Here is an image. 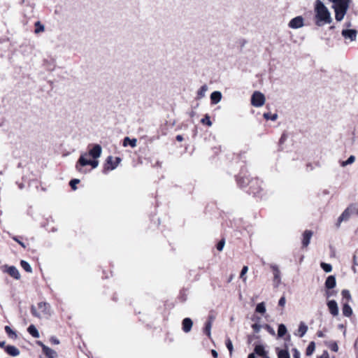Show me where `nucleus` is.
Returning <instances> with one entry per match:
<instances>
[{"label":"nucleus","instance_id":"obj_24","mask_svg":"<svg viewBox=\"0 0 358 358\" xmlns=\"http://www.w3.org/2000/svg\"><path fill=\"white\" fill-rule=\"evenodd\" d=\"M27 331L35 338H37L40 336L38 331L34 324H31L28 327Z\"/></svg>","mask_w":358,"mask_h":358},{"label":"nucleus","instance_id":"obj_16","mask_svg":"<svg viewBox=\"0 0 358 358\" xmlns=\"http://www.w3.org/2000/svg\"><path fill=\"white\" fill-rule=\"evenodd\" d=\"M325 287L328 289H333L336 287V280L334 275H329L327 277L325 281Z\"/></svg>","mask_w":358,"mask_h":358},{"label":"nucleus","instance_id":"obj_10","mask_svg":"<svg viewBox=\"0 0 358 358\" xmlns=\"http://www.w3.org/2000/svg\"><path fill=\"white\" fill-rule=\"evenodd\" d=\"M327 305L328 309L329 310V313L334 317L338 315V313H339L338 306L335 300L328 301Z\"/></svg>","mask_w":358,"mask_h":358},{"label":"nucleus","instance_id":"obj_27","mask_svg":"<svg viewBox=\"0 0 358 358\" xmlns=\"http://www.w3.org/2000/svg\"><path fill=\"white\" fill-rule=\"evenodd\" d=\"M4 329H5L6 333L8 334V336L10 338H11L13 339H15L17 338V334L9 326H6Z\"/></svg>","mask_w":358,"mask_h":358},{"label":"nucleus","instance_id":"obj_22","mask_svg":"<svg viewBox=\"0 0 358 358\" xmlns=\"http://www.w3.org/2000/svg\"><path fill=\"white\" fill-rule=\"evenodd\" d=\"M137 140L136 138H129V137H125L123 140V146L126 147L129 145L131 148H135L136 146Z\"/></svg>","mask_w":358,"mask_h":358},{"label":"nucleus","instance_id":"obj_8","mask_svg":"<svg viewBox=\"0 0 358 358\" xmlns=\"http://www.w3.org/2000/svg\"><path fill=\"white\" fill-rule=\"evenodd\" d=\"M271 268L273 271V282L275 287H278V285L281 282V278H280V271L278 268V266L275 264H271Z\"/></svg>","mask_w":358,"mask_h":358},{"label":"nucleus","instance_id":"obj_49","mask_svg":"<svg viewBox=\"0 0 358 358\" xmlns=\"http://www.w3.org/2000/svg\"><path fill=\"white\" fill-rule=\"evenodd\" d=\"M50 341L52 344H55V345H57L59 343V340L55 337H51Z\"/></svg>","mask_w":358,"mask_h":358},{"label":"nucleus","instance_id":"obj_46","mask_svg":"<svg viewBox=\"0 0 358 358\" xmlns=\"http://www.w3.org/2000/svg\"><path fill=\"white\" fill-rule=\"evenodd\" d=\"M265 329L267 330V331L274 336L275 334V330L273 329V328H272L270 325L268 324H266L265 325Z\"/></svg>","mask_w":358,"mask_h":358},{"label":"nucleus","instance_id":"obj_15","mask_svg":"<svg viewBox=\"0 0 358 358\" xmlns=\"http://www.w3.org/2000/svg\"><path fill=\"white\" fill-rule=\"evenodd\" d=\"M182 325L183 331L188 333L192 329L193 322L190 318L186 317L182 320Z\"/></svg>","mask_w":358,"mask_h":358},{"label":"nucleus","instance_id":"obj_31","mask_svg":"<svg viewBox=\"0 0 358 358\" xmlns=\"http://www.w3.org/2000/svg\"><path fill=\"white\" fill-rule=\"evenodd\" d=\"M35 33L36 34H38V33H41V32H43L44 30H45V27L43 24H42L41 23V22L39 21H37L35 22Z\"/></svg>","mask_w":358,"mask_h":358},{"label":"nucleus","instance_id":"obj_5","mask_svg":"<svg viewBox=\"0 0 358 358\" xmlns=\"http://www.w3.org/2000/svg\"><path fill=\"white\" fill-rule=\"evenodd\" d=\"M265 103V96L260 92H255L251 97V103L255 107H261Z\"/></svg>","mask_w":358,"mask_h":358},{"label":"nucleus","instance_id":"obj_37","mask_svg":"<svg viewBox=\"0 0 358 358\" xmlns=\"http://www.w3.org/2000/svg\"><path fill=\"white\" fill-rule=\"evenodd\" d=\"M225 344H226L227 349L229 351L230 355H231L233 353V351H234V347H233L232 341H231V339L229 338H227L226 339Z\"/></svg>","mask_w":358,"mask_h":358},{"label":"nucleus","instance_id":"obj_60","mask_svg":"<svg viewBox=\"0 0 358 358\" xmlns=\"http://www.w3.org/2000/svg\"><path fill=\"white\" fill-rule=\"evenodd\" d=\"M331 296V293L330 292H327V297H329Z\"/></svg>","mask_w":358,"mask_h":358},{"label":"nucleus","instance_id":"obj_33","mask_svg":"<svg viewBox=\"0 0 358 358\" xmlns=\"http://www.w3.org/2000/svg\"><path fill=\"white\" fill-rule=\"evenodd\" d=\"M263 116L266 120H271L272 121H275L278 118L277 113L271 114L269 113H264Z\"/></svg>","mask_w":358,"mask_h":358},{"label":"nucleus","instance_id":"obj_38","mask_svg":"<svg viewBox=\"0 0 358 358\" xmlns=\"http://www.w3.org/2000/svg\"><path fill=\"white\" fill-rule=\"evenodd\" d=\"M278 358H290L289 353L287 350H281L278 353Z\"/></svg>","mask_w":358,"mask_h":358},{"label":"nucleus","instance_id":"obj_2","mask_svg":"<svg viewBox=\"0 0 358 358\" xmlns=\"http://www.w3.org/2000/svg\"><path fill=\"white\" fill-rule=\"evenodd\" d=\"M333 3L332 8L335 12V18L338 22L343 20L349 8L350 0H329Z\"/></svg>","mask_w":358,"mask_h":358},{"label":"nucleus","instance_id":"obj_1","mask_svg":"<svg viewBox=\"0 0 358 358\" xmlns=\"http://www.w3.org/2000/svg\"><path fill=\"white\" fill-rule=\"evenodd\" d=\"M315 24L318 27H322L326 24H330L332 22L331 13L328 8L320 0L315 1Z\"/></svg>","mask_w":358,"mask_h":358},{"label":"nucleus","instance_id":"obj_36","mask_svg":"<svg viewBox=\"0 0 358 358\" xmlns=\"http://www.w3.org/2000/svg\"><path fill=\"white\" fill-rule=\"evenodd\" d=\"M320 266L326 273H329L332 271V266L330 264L322 262Z\"/></svg>","mask_w":358,"mask_h":358},{"label":"nucleus","instance_id":"obj_52","mask_svg":"<svg viewBox=\"0 0 358 358\" xmlns=\"http://www.w3.org/2000/svg\"><path fill=\"white\" fill-rule=\"evenodd\" d=\"M211 354H212V355H213V357L214 358H217V356H218V353H217V352L215 350H211Z\"/></svg>","mask_w":358,"mask_h":358},{"label":"nucleus","instance_id":"obj_29","mask_svg":"<svg viewBox=\"0 0 358 358\" xmlns=\"http://www.w3.org/2000/svg\"><path fill=\"white\" fill-rule=\"evenodd\" d=\"M20 265H21L22 268L27 272H28V273L32 272L31 266L27 262H26L24 260H22L20 262Z\"/></svg>","mask_w":358,"mask_h":358},{"label":"nucleus","instance_id":"obj_11","mask_svg":"<svg viewBox=\"0 0 358 358\" xmlns=\"http://www.w3.org/2000/svg\"><path fill=\"white\" fill-rule=\"evenodd\" d=\"M102 152V148L100 145L95 144L93 148L89 150L87 156H91L93 159H96L100 157Z\"/></svg>","mask_w":358,"mask_h":358},{"label":"nucleus","instance_id":"obj_51","mask_svg":"<svg viewBox=\"0 0 358 358\" xmlns=\"http://www.w3.org/2000/svg\"><path fill=\"white\" fill-rule=\"evenodd\" d=\"M214 320H215V317L213 315H209L208 321L206 322H210V324H213Z\"/></svg>","mask_w":358,"mask_h":358},{"label":"nucleus","instance_id":"obj_34","mask_svg":"<svg viewBox=\"0 0 358 358\" xmlns=\"http://www.w3.org/2000/svg\"><path fill=\"white\" fill-rule=\"evenodd\" d=\"M212 325L210 322H206L205 327L203 329L204 333L210 338L211 336V328Z\"/></svg>","mask_w":358,"mask_h":358},{"label":"nucleus","instance_id":"obj_42","mask_svg":"<svg viewBox=\"0 0 358 358\" xmlns=\"http://www.w3.org/2000/svg\"><path fill=\"white\" fill-rule=\"evenodd\" d=\"M248 267L247 266H244L243 267L242 270H241V274H240V277L241 278H243V281L246 280V278H244V275L248 272Z\"/></svg>","mask_w":358,"mask_h":358},{"label":"nucleus","instance_id":"obj_61","mask_svg":"<svg viewBox=\"0 0 358 358\" xmlns=\"http://www.w3.org/2000/svg\"><path fill=\"white\" fill-rule=\"evenodd\" d=\"M262 358H269V357L268 356V355H266L262 357Z\"/></svg>","mask_w":358,"mask_h":358},{"label":"nucleus","instance_id":"obj_35","mask_svg":"<svg viewBox=\"0 0 358 358\" xmlns=\"http://www.w3.org/2000/svg\"><path fill=\"white\" fill-rule=\"evenodd\" d=\"M207 90H208V87L206 85H203V86H201L197 92L198 96L200 98L205 96V94H206V92Z\"/></svg>","mask_w":358,"mask_h":358},{"label":"nucleus","instance_id":"obj_56","mask_svg":"<svg viewBox=\"0 0 358 358\" xmlns=\"http://www.w3.org/2000/svg\"><path fill=\"white\" fill-rule=\"evenodd\" d=\"M176 140H177L178 141H182L183 140V137H182L181 135H178V136H176Z\"/></svg>","mask_w":358,"mask_h":358},{"label":"nucleus","instance_id":"obj_58","mask_svg":"<svg viewBox=\"0 0 358 358\" xmlns=\"http://www.w3.org/2000/svg\"><path fill=\"white\" fill-rule=\"evenodd\" d=\"M4 345H5V341H0V347L3 348V347H4Z\"/></svg>","mask_w":358,"mask_h":358},{"label":"nucleus","instance_id":"obj_18","mask_svg":"<svg viewBox=\"0 0 358 358\" xmlns=\"http://www.w3.org/2000/svg\"><path fill=\"white\" fill-rule=\"evenodd\" d=\"M222 93L219 91H215L210 94L211 103L213 104L218 103L222 99Z\"/></svg>","mask_w":358,"mask_h":358},{"label":"nucleus","instance_id":"obj_41","mask_svg":"<svg viewBox=\"0 0 358 358\" xmlns=\"http://www.w3.org/2000/svg\"><path fill=\"white\" fill-rule=\"evenodd\" d=\"M80 182L79 179H73L70 181V185L73 190L77 189L76 185Z\"/></svg>","mask_w":358,"mask_h":358},{"label":"nucleus","instance_id":"obj_12","mask_svg":"<svg viewBox=\"0 0 358 358\" xmlns=\"http://www.w3.org/2000/svg\"><path fill=\"white\" fill-rule=\"evenodd\" d=\"M5 272L8 273L11 277L16 280L20 278V274L18 269L14 266H5Z\"/></svg>","mask_w":358,"mask_h":358},{"label":"nucleus","instance_id":"obj_19","mask_svg":"<svg viewBox=\"0 0 358 358\" xmlns=\"http://www.w3.org/2000/svg\"><path fill=\"white\" fill-rule=\"evenodd\" d=\"M342 312L345 317H349L352 315V309L348 302L343 303Z\"/></svg>","mask_w":358,"mask_h":358},{"label":"nucleus","instance_id":"obj_44","mask_svg":"<svg viewBox=\"0 0 358 358\" xmlns=\"http://www.w3.org/2000/svg\"><path fill=\"white\" fill-rule=\"evenodd\" d=\"M31 314L36 317H41V315L39 313L37 312L36 310V308L34 306H31Z\"/></svg>","mask_w":358,"mask_h":358},{"label":"nucleus","instance_id":"obj_6","mask_svg":"<svg viewBox=\"0 0 358 358\" xmlns=\"http://www.w3.org/2000/svg\"><path fill=\"white\" fill-rule=\"evenodd\" d=\"M121 159L118 157L115 159L112 156H109L107 157L106 164L107 166H105V171H112L116 169L118 164L120 163Z\"/></svg>","mask_w":358,"mask_h":358},{"label":"nucleus","instance_id":"obj_28","mask_svg":"<svg viewBox=\"0 0 358 358\" xmlns=\"http://www.w3.org/2000/svg\"><path fill=\"white\" fill-rule=\"evenodd\" d=\"M286 333H287V328H286L285 325L283 324H279L278 329V336L281 338V337L284 336L286 334Z\"/></svg>","mask_w":358,"mask_h":358},{"label":"nucleus","instance_id":"obj_30","mask_svg":"<svg viewBox=\"0 0 358 358\" xmlns=\"http://www.w3.org/2000/svg\"><path fill=\"white\" fill-rule=\"evenodd\" d=\"M341 295L343 296V299H346V301H347L346 302H348V303L352 300L351 294L350 293V291L348 289L342 290Z\"/></svg>","mask_w":358,"mask_h":358},{"label":"nucleus","instance_id":"obj_4","mask_svg":"<svg viewBox=\"0 0 358 358\" xmlns=\"http://www.w3.org/2000/svg\"><path fill=\"white\" fill-rule=\"evenodd\" d=\"M353 213L357 214V206L355 204H351L342 213L338 218V222L336 224L337 227H339L342 222L347 221L350 218L351 214Z\"/></svg>","mask_w":358,"mask_h":358},{"label":"nucleus","instance_id":"obj_55","mask_svg":"<svg viewBox=\"0 0 358 358\" xmlns=\"http://www.w3.org/2000/svg\"><path fill=\"white\" fill-rule=\"evenodd\" d=\"M345 26L347 27L346 29H349L352 26L351 22H345Z\"/></svg>","mask_w":358,"mask_h":358},{"label":"nucleus","instance_id":"obj_13","mask_svg":"<svg viewBox=\"0 0 358 358\" xmlns=\"http://www.w3.org/2000/svg\"><path fill=\"white\" fill-rule=\"evenodd\" d=\"M313 231L310 230H306L303 234L302 245L303 248L307 247L313 236Z\"/></svg>","mask_w":358,"mask_h":358},{"label":"nucleus","instance_id":"obj_62","mask_svg":"<svg viewBox=\"0 0 358 358\" xmlns=\"http://www.w3.org/2000/svg\"><path fill=\"white\" fill-rule=\"evenodd\" d=\"M248 339H249V342H250L251 341V336H249Z\"/></svg>","mask_w":358,"mask_h":358},{"label":"nucleus","instance_id":"obj_26","mask_svg":"<svg viewBox=\"0 0 358 358\" xmlns=\"http://www.w3.org/2000/svg\"><path fill=\"white\" fill-rule=\"evenodd\" d=\"M315 342L313 341H311L307 348H306V354L307 356H310L313 355V353L315 351Z\"/></svg>","mask_w":358,"mask_h":358},{"label":"nucleus","instance_id":"obj_43","mask_svg":"<svg viewBox=\"0 0 358 358\" xmlns=\"http://www.w3.org/2000/svg\"><path fill=\"white\" fill-rule=\"evenodd\" d=\"M224 243H225V241L224 239H222L221 241H220L218 242V243L217 244V250L219 251H221L223 250V248L224 246Z\"/></svg>","mask_w":358,"mask_h":358},{"label":"nucleus","instance_id":"obj_50","mask_svg":"<svg viewBox=\"0 0 358 358\" xmlns=\"http://www.w3.org/2000/svg\"><path fill=\"white\" fill-rule=\"evenodd\" d=\"M320 358H329V353L327 351H324Z\"/></svg>","mask_w":358,"mask_h":358},{"label":"nucleus","instance_id":"obj_14","mask_svg":"<svg viewBox=\"0 0 358 358\" xmlns=\"http://www.w3.org/2000/svg\"><path fill=\"white\" fill-rule=\"evenodd\" d=\"M38 343L40 346H41V348L43 349V352L45 354V355L47 357H48L49 358H54L55 357L56 352L55 350H53L50 349V348H48V346L45 345L41 341H38Z\"/></svg>","mask_w":358,"mask_h":358},{"label":"nucleus","instance_id":"obj_20","mask_svg":"<svg viewBox=\"0 0 358 358\" xmlns=\"http://www.w3.org/2000/svg\"><path fill=\"white\" fill-rule=\"evenodd\" d=\"M255 354L264 357L268 355L267 351L265 350L264 347L262 345H257L254 349Z\"/></svg>","mask_w":358,"mask_h":358},{"label":"nucleus","instance_id":"obj_40","mask_svg":"<svg viewBox=\"0 0 358 358\" xmlns=\"http://www.w3.org/2000/svg\"><path fill=\"white\" fill-rule=\"evenodd\" d=\"M201 122L207 124L210 127L212 125V122L210 120V117L208 115H206L205 117L201 120Z\"/></svg>","mask_w":358,"mask_h":358},{"label":"nucleus","instance_id":"obj_48","mask_svg":"<svg viewBox=\"0 0 358 358\" xmlns=\"http://www.w3.org/2000/svg\"><path fill=\"white\" fill-rule=\"evenodd\" d=\"M285 303H286V299L285 296H282L280 299H279V301H278V305L280 306H282L283 307L285 305Z\"/></svg>","mask_w":358,"mask_h":358},{"label":"nucleus","instance_id":"obj_3","mask_svg":"<svg viewBox=\"0 0 358 358\" xmlns=\"http://www.w3.org/2000/svg\"><path fill=\"white\" fill-rule=\"evenodd\" d=\"M87 153H83L80 155L78 161L76 164V169L78 171L82 172V167L87 165H90L93 169H95L99 165V162L94 159V160L87 159Z\"/></svg>","mask_w":358,"mask_h":358},{"label":"nucleus","instance_id":"obj_32","mask_svg":"<svg viewBox=\"0 0 358 358\" xmlns=\"http://www.w3.org/2000/svg\"><path fill=\"white\" fill-rule=\"evenodd\" d=\"M256 312L264 314L266 312V306L264 302L259 303L256 306Z\"/></svg>","mask_w":358,"mask_h":358},{"label":"nucleus","instance_id":"obj_39","mask_svg":"<svg viewBox=\"0 0 358 358\" xmlns=\"http://www.w3.org/2000/svg\"><path fill=\"white\" fill-rule=\"evenodd\" d=\"M328 346L334 352H337L338 350V346L334 341L329 342Z\"/></svg>","mask_w":358,"mask_h":358},{"label":"nucleus","instance_id":"obj_23","mask_svg":"<svg viewBox=\"0 0 358 358\" xmlns=\"http://www.w3.org/2000/svg\"><path fill=\"white\" fill-rule=\"evenodd\" d=\"M38 307L41 310V312L43 314H48L49 313L50 306L48 303L45 302H40L38 303Z\"/></svg>","mask_w":358,"mask_h":358},{"label":"nucleus","instance_id":"obj_63","mask_svg":"<svg viewBox=\"0 0 358 358\" xmlns=\"http://www.w3.org/2000/svg\"><path fill=\"white\" fill-rule=\"evenodd\" d=\"M357 214H358V208L357 207Z\"/></svg>","mask_w":358,"mask_h":358},{"label":"nucleus","instance_id":"obj_21","mask_svg":"<svg viewBox=\"0 0 358 358\" xmlns=\"http://www.w3.org/2000/svg\"><path fill=\"white\" fill-rule=\"evenodd\" d=\"M308 331V326L303 322H301L298 329V335L300 338L304 336Z\"/></svg>","mask_w":358,"mask_h":358},{"label":"nucleus","instance_id":"obj_7","mask_svg":"<svg viewBox=\"0 0 358 358\" xmlns=\"http://www.w3.org/2000/svg\"><path fill=\"white\" fill-rule=\"evenodd\" d=\"M341 35L345 40L354 41L357 38V31L353 29H344L342 30Z\"/></svg>","mask_w":358,"mask_h":358},{"label":"nucleus","instance_id":"obj_9","mask_svg":"<svg viewBox=\"0 0 358 358\" xmlns=\"http://www.w3.org/2000/svg\"><path fill=\"white\" fill-rule=\"evenodd\" d=\"M303 18L302 16H297L292 19L288 26L292 29H299L303 26Z\"/></svg>","mask_w":358,"mask_h":358},{"label":"nucleus","instance_id":"obj_59","mask_svg":"<svg viewBox=\"0 0 358 358\" xmlns=\"http://www.w3.org/2000/svg\"><path fill=\"white\" fill-rule=\"evenodd\" d=\"M283 141H284V135H282V136H281V138H280V143H282V142H283Z\"/></svg>","mask_w":358,"mask_h":358},{"label":"nucleus","instance_id":"obj_53","mask_svg":"<svg viewBox=\"0 0 358 358\" xmlns=\"http://www.w3.org/2000/svg\"><path fill=\"white\" fill-rule=\"evenodd\" d=\"M13 239L17 242L20 245H22L23 248H25V245L24 243L21 242L20 241H19L16 237H14Z\"/></svg>","mask_w":358,"mask_h":358},{"label":"nucleus","instance_id":"obj_25","mask_svg":"<svg viewBox=\"0 0 358 358\" xmlns=\"http://www.w3.org/2000/svg\"><path fill=\"white\" fill-rule=\"evenodd\" d=\"M355 161V157L354 155H350L347 160L341 162L340 164L342 167H345L348 165L353 164Z\"/></svg>","mask_w":358,"mask_h":358},{"label":"nucleus","instance_id":"obj_45","mask_svg":"<svg viewBox=\"0 0 358 358\" xmlns=\"http://www.w3.org/2000/svg\"><path fill=\"white\" fill-rule=\"evenodd\" d=\"M252 328L253 329L255 332L258 333L260 331L262 326L259 324L255 323L252 325Z\"/></svg>","mask_w":358,"mask_h":358},{"label":"nucleus","instance_id":"obj_54","mask_svg":"<svg viewBox=\"0 0 358 358\" xmlns=\"http://www.w3.org/2000/svg\"><path fill=\"white\" fill-rule=\"evenodd\" d=\"M317 336L319 337V338H323L324 337V334L322 331H318L317 332Z\"/></svg>","mask_w":358,"mask_h":358},{"label":"nucleus","instance_id":"obj_57","mask_svg":"<svg viewBox=\"0 0 358 358\" xmlns=\"http://www.w3.org/2000/svg\"><path fill=\"white\" fill-rule=\"evenodd\" d=\"M248 358H256L255 353H250Z\"/></svg>","mask_w":358,"mask_h":358},{"label":"nucleus","instance_id":"obj_17","mask_svg":"<svg viewBox=\"0 0 358 358\" xmlns=\"http://www.w3.org/2000/svg\"><path fill=\"white\" fill-rule=\"evenodd\" d=\"M5 351L10 356L16 357L20 355V350L14 345H7L5 347Z\"/></svg>","mask_w":358,"mask_h":358},{"label":"nucleus","instance_id":"obj_47","mask_svg":"<svg viewBox=\"0 0 358 358\" xmlns=\"http://www.w3.org/2000/svg\"><path fill=\"white\" fill-rule=\"evenodd\" d=\"M292 352L294 358H301V353L296 348H293Z\"/></svg>","mask_w":358,"mask_h":358}]
</instances>
